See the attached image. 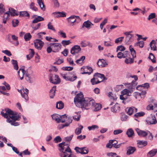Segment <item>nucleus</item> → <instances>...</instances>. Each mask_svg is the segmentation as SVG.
<instances>
[{"mask_svg": "<svg viewBox=\"0 0 157 157\" xmlns=\"http://www.w3.org/2000/svg\"><path fill=\"white\" fill-rule=\"evenodd\" d=\"M148 131H144L141 130L138 132V135L140 136L145 137L148 135Z\"/></svg>", "mask_w": 157, "mask_h": 157, "instance_id": "obj_37", "label": "nucleus"}, {"mask_svg": "<svg viewBox=\"0 0 157 157\" xmlns=\"http://www.w3.org/2000/svg\"><path fill=\"white\" fill-rule=\"evenodd\" d=\"M18 15V12L13 8H10V15L12 16H17Z\"/></svg>", "mask_w": 157, "mask_h": 157, "instance_id": "obj_38", "label": "nucleus"}, {"mask_svg": "<svg viewBox=\"0 0 157 157\" xmlns=\"http://www.w3.org/2000/svg\"><path fill=\"white\" fill-rule=\"evenodd\" d=\"M30 9L34 10L35 11H36L38 10L37 8L35 6L34 3L33 2H32L30 5Z\"/></svg>", "mask_w": 157, "mask_h": 157, "instance_id": "obj_53", "label": "nucleus"}, {"mask_svg": "<svg viewBox=\"0 0 157 157\" xmlns=\"http://www.w3.org/2000/svg\"><path fill=\"white\" fill-rule=\"evenodd\" d=\"M10 124L14 126H18L19 125V123L16 122V121H19L21 118L20 116L17 115L16 112H14L13 111L10 110Z\"/></svg>", "mask_w": 157, "mask_h": 157, "instance_id": "obj_3", "label": "nucleus"}, {"mask_svg": "<svg viewBox=\"0 0 157 157\" xmlns=\"http://www.w3.org/2000/svg\"><path fill=\"white\" fill-rule=\"evenodd\" d=\"M107 18H105L103 21L100 24V27L101 30L103 29L104 26L107 23Z\"/></svg>", "mask_w": 157, "mask_h": 157, "instance_id": "obj_60", "label": "nucleus"}, {"mask_svg": "<svg viewBox=\"0 0 157 157\" xmlns=\"http://www.w3.org/2000/svg\"><path fill=\"white\" fill-rule=\"evenodd\" d=\"M37 2L41 9L43 10H44L45 8L42 0H37Z\"/></svg>", "mask_w": 157, "mask_h": 157, "instance_id": "obj_41", "label": "nucleus"}, {"mask_svg": "<svg viewBox=\"0 0 157 157\" xmlns=\"http://www.w3.org/2000/svg\"><path fill=\"white\" fill-rule=\"evenodd\" d=\"M98 126L96 125H93L91 126H90L88 127V128L89 131L94 130L95 129H98Z\"/></svg>", "mask_w": 157, "mask_h": 157, "instance_id": "obj_58", "label": "nucleus"}, {"mask_svg": "<svg viewBox=\"0 0 157 157\" xmlns=\"http://www.w3.org/2000/svg\"><path fill=\"white\" fill-rule=\"evenodd\" d=\"M148 58L151 60L153 63H154L156 62L155 58L152 53H149Z\"/></svg>", "mask_w": 157, "mask_h": 157, "instance_id": "obj_40", "label": "nucleus"}, {"mask_svg": "<svg viewBox=\"0 0 157 157\" xmlns=\"http://www.w3.org/2000/svg\"><path fill=\"white\" fill-rule=\"evenodd\" d=\"M27 72V70L26 71L22 69H20L17 73L19 75V77L20 78L21 80H22L24 76L25 75L26 76V74Z\"/></svg>", "mask_w": 157, "mask_h": 157, "instance_id": "obj_17", "label": "nucleus"}, {"mask_svg": "<svg viewBox=\"0 0 157 157\" xmlns=\"http://www.w3.org/2000/svg\"><path fill=\"white\" fill-rule=\"evenodd\" d=\"M19 21L17 19H13L12 21L13 26V27H16L18 25Z\"/></svg>", "mask_w": 157, "mask_h": 157, "instance_id": "obj_52", "label": "nucleus"}, {"mask_svg": "<svg viewBox=\"0 0 157 157\" xmlns=\"http://www.w3.org/2000/svg\"><path fill=\"white\" fill-rule=\"evenodd\" d=\"M1 114L4 118L7 119V122L10 123V109L9 108H5L4 110H2L1 112Z\"/></svg>", "mask_w": 157, "mask_h": 157, "instance_id": "obj_5", "label": "nucleus"}, {"mask_svg": "<svg viewBox=\"0 0 157 157\" xmlns=\"http://www.w3.org/2000/svg\"><path fill=\"white\" fill-rule=\"evenodd\" d=\"M32 36L29 33H27L25 34L24 39L26 41H29L32 38Z\"/></svg>", "mask_w": 157, "mask_h": 157, "instance_id": "obj_39", "label": "nucleus"}, {"mask_svg": "<svg viewBox=\"0 0 157 157\" xmlns=\"http://www.w3.org/2000/svg\"><path fill=\"white\" fill-rule=\"evenodd\" d=\"M65 74H61V75L67 81H69L71 82H73L75 81L77 78V77L76 75L74 76L73 77H70V76H66Z\"/></svg>", "mask_w": 157, "mask_h": 157, "instance_id": "obj_15", "label": "nucleus"}, {"mask_svg": "<svg viewBox=\"0 0 157 157\" xmlns=\"http://www.w3.org/2000/svg\"><path fill=\"white\" fill-rule=\"evenodd\" d=\"M92 71L93 69L91 67L87 66L86 68L84 69V71L82 73V74H87L89 75H90L91 74Z\"/></svg>", "mask_w": 157, "mask_h": 157, "instance_id": "obj_25", "label": "nucleus"}, {"mask_svg": "<svg viewBox=\"0 0 157 157\" xmlns=\"http://www.w3.org/2000/svg\"><path fill=\"white\" fill-rule=\"evenodd\" d=\"M41 24L40 23H39L37 25H35L34 24H32L31 25V27L34 30H36L39 29L40 27Z\"/></svg>", "mask_w": 157, "mask_h": 157, "instance_id": "obj_46", "label": "nucleus"}, {"mask_svg": "<svg viewBox=\"0 0 157 157\" xmlns=\"http://www.w3.org/2000/svg\"><path fill=\"white\" fill-rule=\"evenodd\" d=\"M50 82L54 84H57L60 82V79L58 75H51L49 77Z\"/></svg>", "mask_w": 157, "mask_h": 157, "instance_id": "obj_7", "label": "nucleus"}, {"mask_svg": "<svg viewBox=\"0 0 157 157\" xmlns=\"http://www.w3.org/2000/svg\"><path fill=\"white\" fill-rule=\"evenodd\" d=\"M85 56H82L79 59H77L75 61V62L77 63H81L85 59Z\"/></svg>", "mask_w": 157, "mask_h": 157, "instance_id": "obj_55", "label": "nucleus"}, {"mask_svg": "<svg viewBox=\"0 0 157 157\" xmlns=\"http://www.w3.org/2000/svg\"><path fill=\"white\" fill-rule=\"evenodd\" d=\"M94 107L95 108L94 109V111H97L101 109V105L99 104L96 103Z\"/></svg>", "mask_w": 157, "mask_h": 157, "instance_id": "obj_44", "label": "nucleus"}, {"mask_svg": "<svg viewBox=\"0 0 157 157\" xmlns=\"http://www.w3.org/2000/svg\"><path fill=\"white\" fill-rule=\"evenodd\" d=\"M90 82L93 85L97 84L100 83V82L98 80H97L96 78H94V76H93V78L91 79Z\"/></svg>", "mask_w": 157, "mask_h": 157, "instance_id": "obj_47", "label": "nucleus"}, {"mask_svg": "<svg viewBox=\"0 0 157 157\" xmlns=\"http://www.w3.org/2000/svg\"><path fill=\"white\" fill-rule=\"evenodd\" d=\"M124 34L126 36L125 38V42L126 43L129 44L133 41L132 37L133 36V35H128L127 33H124Z\"/></svg>", "mask_w": 157, "mask_h": 157, "instance_id": "obj_18", "label": "nucleus"}, {"mask_svg": "<svg viewBox=\"0 0 157 157\" xmlns=\"http://www.w3.org/2000/svg\"><path fill=\"white\" fill-rule=\"evenodd\" d=\"M25 80L29 83H32L34 79V76L33 71L30 68L27 69V72L25 77Z\"/></svg>", "mask_w": 157, "mask_h": 157, "instance_id": "obj_4", "label": "nucleus"}, {"mask_svg": "<svg viewBox=\"0 0 157 157\" xmlns=\"http://www.w3.org/2000/svg\"><path fill=\"white\" fill-rule=\"evenodd\" d=\"M10 7L8 8V11L6 12L5 13L3 16V17L4 18L3 19V23L4 24L6 23V19L10 15Z\"/></svg>", "mask_w": 157, "mask_h": 157, "instance_id": "obj_29", "label": "nucleus"}, {"mask_svg": "<svg viewBox=\"0 0 157 157\" xmlns=\"http://www.w3.org/2000/svg\"><path fill=\"white\" fill-rule=\"evenodd\" d=\"M136 150L135 147L130 146L128 147L127 149L126 154L127 155H129L132 154Z\"/></svg>", "mask_w": 157, "mask_h": 157, "instance_id": "obj_20", "label": "nucleus"}, {"mask_svg": "<svg viewBox=\"0 0 157 157\" xmlns=\"http://www.w3.org/2000/svg\"><path fill=\"white\" fill-rule=\"evenodd\" d=\"M64 106L63 103L61 101H59L57 102L56 104V108L59 109H62Z\"/></svg>", "mask_w": 157, "mask_h": 157, "instance_id": "obj_36", "label": "nucleus"}, {"mask_svg": "<svg viewBox=\"0 0 157 157\" xmlns=\"http://www.w3.org/2000/svg\"><path fill=\"white\" fill-rule=\"evenodd\" d=\"M62 141V139L59 136H56L54 140V141L55 143H58Z\"/></svg>", "mask_w": 157, "mask_h": 157, "instance_id": "obj_57", "label": "nucleus"}, {"mask_svg": "<svg viewBox=\"0 0 157 157\" xmlns=\"http://www.w3.org/2000/svg\"><path fill=\"white\" fill-rule=\"evenodd\" d=\"M125 50V48L123 46L120 45L118 46L117 48V52H118L119 50L123 51Z\"/></svg>", "mask_w": 157, "mask_h": 157, "instance_id": "obj_63", "label": "nucleus"}, {"mask_svg": "<svg viewBox=\"0 0 157 157\" xmlns=\"http://www.w3.org/2000/svg\"><path fill=\"white\" fill-rule=\"evenodd\" d=\"M128 116L124 114H122L121 117V120L122 121H125L128 118Z\"/></svg>", "mask_w": 157, "mask_h": 157, "instance_id": "obj_64", "label": "nucleus"}, {"mask_svg": "<svg viewBox=\"0 0 157 157\" xmlns=\"http://www.w3.org/2000/svg\"><path fill=\"white\" fill-rule=\"evenodd\" d=\"M67 152L69 153H71V151L69 147H68L67 149H65L64 151L60 153L59 154V155L61 157H67L68 155L67 153Z\"/></svg>", "mask_w": 157, "mask_h": 157, "instance_id": "obj_22", "label": "nucleus"}, {"mask_svg": "<svg viewBox=\"0 0 157 157\" xmlns=\"http://www.w3.org/2000/svg\"><path fill=\"white\" fill-rule=\"evenodd\" d=\"M81 50L80 47L78 45H75L73 46L71 48V53L74 55L75 53H78Z\"/></svg>", "mask_w": 157, "mask_h": 157, "instance_id": "obj_13", "label": "nucleus"}, {"mask_svg": "<svg viewBox=\"0 0 157 157\" xmlns=\"http://www.w3.org/2000/svg\"><path fill=\"white\" fill-rule=\"evenodd\" d=\"M83 127L81 125L79 126V128H76L75 131V133L77 135H79L81 132V130L82 129Z\"/></svg>", "mask_w": 157, "mask_h": 157, "instance_id": "obj_42", "label": "nucleus"}, {"mask_svg": "<svg viewBox=\"0 0 157 157\" xmlns=\"http://www.w3.org/2000/svg\"><path fill=\"white\" fill-rule=\"evenodd\" d=\"M58 146L59 147V151L62 152H64L65 149H67L68 147H69V145L65 142L59 143L58 145Z\"/></svg>", "mask_w": 157, "mask_h": 157, "instance_id": "obj_12", "label": "nucleus"}, {"mask_svg": "<svg viewBox=\"0 0 157 157\" xmlns=\"http://www.w3.org/2000/svg\"><path fill=\"white\" fill-rule=\"evenodd\" d=\"M11 61L13 66V68L16 70H17L18 69V66L17 61L14 59H12Z\"/></svg>", "mask_w": 157, "mask_h": 157, "instance_id": "obj_34", "label": "nucleus"}, {"mask_svg": "<svg viewBox=\"0 0 157 157\" xmlns=\"http://www.w3.org/2000/svg\"><path fill=\"white\" fill-rule=\"evenodd\" d=\"M149 122L151 124H154L157 123V121L155 116H152L151 117Z\"/></svg>", "mask_w": 157, "mask_h": 157, "instance_id": "obj_43", "label": "nucleus"}, {"mask_svg": "<svg viewBox=\"0 0 157 157\" xmlns=\"http://www.w3.org/2000/svg\"><path fill=\"white\" fill-rule=\"evenodd\" d=\"M140 86H141L142 87H143L144 88L147 89L149 87V84L148 83H144V84H142V85H138L136 87V89L138 90V88L139 87H140Z\"/></svg>", "mask_w": 157, "mask_h": 157, "instance_id": "obj_50", "label": "nucleus"}, {"mask_svg": "<svg viewBox=\"0 0 157 157\" xmlns=\"http://www.w3.org/2000/svg\"><path fill=\"white\" fill-rule=\"evenodd\" d=\"M114 140H110L109 141V143L106 145V147L107 148H111L113 147L112 144L113 143Z\"/></svg>", "mask_w": 157, "mask_h": 157, "instance_id": "obj_51", "label": "nucleus"}, {"mask_svg": "<svg viewBox=\"0 0 157 157\" xmlns=\"http://www.w3.org/2000/svg\"><path fill=\"white\" fill-rule=\"evenodd\" d=\"M94 76V78H96L97 80H99L100 82L104 81L105 78L104 75L98 73H95Z\"/></svg>", "mask_w": 157, "mask_h": 157, "instance_id": "obj_14", "label": "nucleus"}, {"mask_svg": "<svg viewBox=\"0 0 157 157\" xmlns=\"http://www.w3.org/2000/svg\"><path fill=\"white\" fill-rule=\"evenodd\" d=\"M125 110L127 111V113L128 115H131L133 112H136L137 111V109L134 107H131L128 109L127 108Z\"/></svg>", "mask_w": 157, "mask_h": 157, "instance_id": "obj_16", "label": "nucleus"}, {"mask_svg": "<svg viewBox=\"0 0 157 157\" xmlns=\"http://www.w3.org/2000/svg\"><path fill=\"white\" fill-rule=\"evenodd\" d=\"M91 25H93V24L89 20H87L85 21L83 24L82 28L84 27L87 28V29H89L90 28Z\"/></svg>", "mask_w": 157, "mask_h": 157, "instance_id": "obj_26", "label": "nucleus"}, {"mask_svg": "<svg viewBox=\"0 0 157 157\" xmlns=\"http://www.w3.org/2000/svg\"><path fill=\"white\" fill-rule=\"evenodd\" d=\"M61 43L63 46L65 47L71 43V42L69 40H63L61 42Z\"/></svg>", "mask_w": 157, "mask_h": 157, "instance_id": "obj_54", "label": "nucleus"}, {"mask_svg": "<svg viewBox=\"0 0 157 157\" xmlns=\"http://www.w3.org/2000/svg\"><path fill=\"white\" fill-rule=\"evenodd\" d=\"M127 64H131L134 62V59L130 58L129 59L126 58L124 61Z\"/></svg>", "mask_w": 157, "mask_h": 157, "instance_id": "obj_59", "label": "nucleus"}, {"mask_svg": "<svg viewBox=\"0 0 157 157\" xmlns=\"http://www.w3.org/2000/svg\"><path fill=\"white\" fill-rule=\"evenodd\" d=\"M121 108L119 104L116 103L114 106L111 108V111L114 113L119 111Z\"/></svg>", "mask_w": 157, "mask_h": 157, "instance_id": "obj_21", "label": "nucleus"}, {"mask_svg": "<svg viewBox=\"0 0 157 157\" xmlns=\"http://www.w3.org/2000/svg\"><path fill=\"white\" fill-rule=\"evenodd\" d=\"M48 29L52 30L54 32L56 31V30L50 22H49L48 23Z\"/></svg>", "mask_w": 157, "mask_h": 157, "instance_id": "obj_61", "label": "nucleus"}, {"mask_svg": "<svg viewBox=\"0 0 157 157\" xmlns=\"http://www.w3.org/2000/svg\"><path fill=\"white\" fill-rule=\"evenodd\" d=\"M66 118H67V116L66 115V114H64L62 115H60V117L59 118V119H60V122H64L66 121Z\"/></svg>", "mask_w": 157, "mask_h": 157, "instance_id": "obj_45", "label": "nucleus"}, {"mask_svg": "<svg viewBox=\"0 0 157 157\" xmlns=\"http://www.w3.org/2000/svg\"><path fill=\"white\" fill-rule=\"evenodd\" d=\"M18 91L20 93L22 97L24 98L27 101L29 99V97L28 96V94L29 93V90L27 89L23 88L21 90H19L17 89Z\"/></svg>", "mask_w": 157, "mask_h": 157, "instance_id": "obj_9", "label": "nucleus"}, {"mask_svg": "<svg viewBox=\"0 0 157 157\" xmlns=\"http://www.w3.org/2000/svg\"><path fill=\"white\" fill-rule=\"evenodd\" d=\"M134 131L132 128L128 129L126 132V134L129 138L132 137L134 136Z\"/></svg>", "mask_w": 157, "mask_h": 157, "instance_id": "obj_30", "label": "nucleus"}, {"mask_svg": "<svg viewBox=\"0 0 157 157\" xmlns=\"http://www.w3.org/2000/svg\"><path fill=\"white\" fill-rule=\"evenodd\" d=\"M36 48L40 50L43 47L44 43L40 39H36L33 41Z\"/></svg>", "mask_w": 157, "mask_h": 157, "instance_id": "obj_8", "label": "nucleus"}, {"mask_svg": "<svg viewBox=\"0 0 157 157\" xmlns=\"http://www.w3.org/2000/svg\"><path fill=\"white\" fill-rule=\"evenodd\" d=\"M137 46H138L140 47L143 48L144 45V42L143 41H140L136 43Z\"/></svg>", "mask_w": 157, "mask_h": 157, "instance_id": "obj_62", "label": "nucleus"}, {"mask_svg": "<svg viewBox=\"0 0 157 157\" xmlns=\"http://www.w3.org/2000/svg\"><path fill=\"white\" fill-rule=\"evenodd\" d=\"M97 64L99 67H105L107 65L105 61L103 59H100L97 62Z\"/></svg>", "mask_w": 157, "mask_h": 157, "instance_id": "obj_27", "label": "nucleus"}, {"mask_svg": "<svg viewBox=\"0 0 157 157\" xmlns=\"http://www.w3.org/2000/svg\"><path fill=\"white\" fill-rule=\"evenodd\" d=\"M155 41L154 40H151L150 44L151 50L154 51L156 50V47L155 45Z\"/></svg>", "mask_w": 157, "mask_h": 157, "instance_id": "obj_32", "label": "nucleus"}, {"mask_svg": "<svg viewBox=\"0 0 157 157\" xmlns=\"http://www.w3.org/2000/svg\"><path fill=\"white\" fill-rule=\"evenodd\" d=\"M145 113L143 112H141L137 113L135 114L134 116V117L137 118L139 117H140L144 116L145 115Z\"/></svg>", "mask_w": 157, "mask_h": 157, "instance_id": "obj_48", "label": "nucleus"}, {"mask_svg": "<svg viewBox=\"0 0 157 157\" xmlns=\"http://www.w3.org/2000/svg\"><path fill=\"white\" fill-rule=\"evenodd\" d=\"M86 147L80 148L78 147H76L75 148V150L77 153H80L82 154H87L89 152L88 149H85Z\"/></svg>", "mask_w": 157, "mask_h": 157, "instance_id": "obj_10", "label": "nucleus"}, {"mask_svg": "<svg viewBox=\"0 0 157 157\" xmlns=\"http://www.w3.org/2000/svg\"><path fill=\"white\" fill-rule=\"evenodd\" d=\"M51 117H52V119L53 120H55L57 122H60V115L57 114H53L52 115Z\"/></svg>", "mask_w": 157, "mask_h": 157, "instance_id": "obj_31", "label": "nucleus"}, {"mask_svg": "<svg viewBox=\"0 0 157 157\" xmlns=\"http://www.w3.org/2000/svg\"><path fill=\"white\" fill-rule=\"evenodd\" d=\"M86 100V99L83 97V94L80 93L77 94L75 96L74 99V102L77 107L83 109Z\"/></svg>", "mask_w": 157, "mask_h": 157, "instance_id": "obj_1", "label": "nucleus"}, {"mask_svg": "<svg viewBox=\"0 0 157 157\" xmlns=\"http://www.w3.org/2000/svg\"><path fill=\"white\" fill-rule=\"evenodd\" d=\"M49 46L47 48V52L48 53H50L52 52H58L61 49L62 45L60 43H50Z\"/></svg>", "mask_w": 157, "mask_h": 157, "instance_id": "obj_2", "label": "nucleus"}, {"mask_svg": "<svg viewBox=\"0 0 157 157\" xmlns=\"http://www.w3.org/2000/svg\"><path fill=\"white\" fill-rule=\"evenodd\" d=\"M157 152V149H153L150 151L148 153V154L150 155V156L151 157L155 155Z\"/></svg>", "mask_w": 157, "mask_h": 157, "instance_id": "obj_49", "label": "nucleus"}, {"mask_svg": "<svg viewBox=\"0 0 157 157\" xmlns=\"http://www.w3.org/2000/svg\"><path fill=\"white\" fill-rule=\"evenodd\" d=\"M77 18L80 19L79 17L78 16L72 15L67 18V21L69 24L71 25L76 22V18Z\"/></svg>", "mask_w": 157, "mask_h": 157, "instance_id": "obj_11", "label": "nucleus"}, {"mask_svg": "<svg viewBox=\"0 0 157 157\" xmlns=\"http://www.w3.org/2000/svg\"><path fill=\"white\" fill-rule=\"evenodd\" d=\"M19 16L20 17H29L30 15L29 13L26 11H20L19 12Z\"/></svg>", "mask_w": 157, "mask_h": 157, "instance_id": "obj_33", "label": "nucleus"}, {"mask_svg": "<svg viewBox=\"0 0 157 157\" xmlns=\"http://www.w3.org/2000/svg\"><path fill=\"white\" fill-rule=\"evenodd\" d=\"M56 86H54L49 91V95L51 98H52L55 95Z\"/></svg>", "mask_w": 157, "mask_h": 157, "instance_id": "obj_28", "label": "nucleus"}, {"mask_svg": "<svg viewBox=\"0 0 157 157\" xmlns=\"http://www.w3.org/2000/svg\"><path fill=\"white\" fill-rule=\"evenodd\" d=\"M11 36L13 40L10 41V42L14 44L15 46H17L19 44L18 37L15 35H12Z\"/></svg>", "mask_w": 157, "mask_h": 157, "instance_id": "obj_23", "label": "nucleus"}, {"mask_svg": "<svg viewBox=\"0 0 157 157\" xmlns=\"http://www.w3.org/2000/svg\"><path fill=\"white\" fill-rule=\"evenodd\" d=\"M55 18H58L60 17H66L65 13L63 12H56L52 13Z\"/></svg>", "mask_w": 157, "mask_h": 157, "instance_id": "obj_19", "label": "nucleus"}, {"mask_svg": "<svg viewBox=\"0 0 157 157\" xmlns=\"http://www.w3.org/2000/svg\"><path fill=\"white\" fill-rule=\"evenodd\" d=\"M95 104L96 103L94 99H86L84 105L83 109H88V108H87L86 107H94Z\"/></svg>", "mask_w": 157, "mask_h": 157, "instance_id": "obj_6", "label": "nucleus"}, {"mask_svg": "<svg viewBox=\"0 0 157 157\" xmlns=\"http://www.w3.org/2000/svg\"><path fill=\"white\" fill-rule=\"evenodd\" d=\"M137 84L136 81H132L131 83H129V86L128 88L129 89H134Z\"/></svg>", "mask_w": 157, "mask_h": 157, "instance_id": "obj_35", "label": "nucleus"}, {"mask_svg": "<svg viewBox=\"0 0 157 157\" xmlns=\"http://www.w3.org/2000/svg\"><path fill=\"white\" fill-rule=\"evenodd\" d=\"M66 122L65 124H68L69 126V125L72 123V119L71 117H67V118H66Z\"/></svg>", "mask_w": 157, "mask_h": 157, "instance_id": "obj_56", "label": "nucleus"}, {"mask_svg": "<svg viewBox=\"0 0 157 157\" xmlns=\"http://www.w3.org/2000/svg\"><path fill=\"white\" fill-rule=\"evenodd\" d=\"M138 147L139 148H142L147 145V142L146 141L138 140L137 141Z\"/></svg>", "mask_w": 157, "mask_h": 157, "instance_id": "obj_24", "label": "nucleus"}]
</instances>
